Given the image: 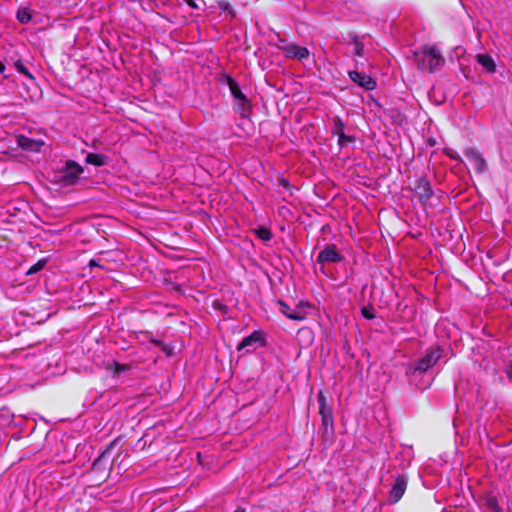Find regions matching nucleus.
Masks as SVG:
<instances>
[{"mask_svg": "<svg viewBox=\"0 0 512 512\" xmlns=\"http://www.w3.org/2000/svg\"><path fill=\"white\" fill-rule=\"evenodd\" d=\"M361 315L368 320H372L376 317L373 307H362Z\"/></svg>", "mask_w": 512, "mask_h": 512, "instance_id": "24", "label": "nucleus"}, {"mask_svg": "<svg viewBox=\"0 0 512 512\" xmlns=\"http://www.w3.org/2000/svg\"><path fill=\"white\" fill-rule=\"evenodd\" d=\"M443 350L440 347L429 348L425 355L420 358L414 367V371L419 374L425 373L430 367L435 365L442 357Z\"/></svg>", "mask_w": 512, "mask_h": 512, "instance_id": "4", "label": "nucleus"}, {"mask_svg": "<svg viewBox=\"0 0 512 512\" xmlns=\"http://www.w3.org/2000/svg\"><path fill=\"white\" fill-rule=\"evenodd\" d=\"M234 109L243 117L248 115L250 111V104L246 96L234 100Z\"/></svg>", "mask_w": 512, "mask_h": 512, "instance_id": "13", "label": "nucleus"}, {"mask_svg": "<svg viewBox=\"0 0 512 512\" xmlns=\"http://www.w3.org/2000/svg\"><path fill=\"white\" fill-rule=\"evenodd\" d=\"M282 52L286 58L296 59L298 61H304L310 56V52L306 47L299 46L292 42L289 45L283 46Z\"/></svg>", "mask_w": 512, "mask_h": 512, "instance_id": "6", "label": "nucleus"}, {"mask_svg": "<svg viewBox=\"0 0 512 512\" xmlns=\"http://www.w3.org/2000/svg\"><path fill=\"white\" fill-rule=\"evenodd\" d=\"M342 260L343 256L338 252L335 245H327L317 256V262L320 264L338 263Z\"/></svg>", "mask_w": 512, "mask_h": 512, "instance_id": "8", "label": "nucleus"}, {"mask_svg": "<svg viewBox=\"0 0 512 512\" xmlns=\"http://www.w3.org/2000/svg\"><path fill=\"white\" fill-rule=\"evenodd\" d=\"M31 14L28 9H19L17 12V20L22 24H27L31 20Z\"/></svg>", "mask_w": 512, "mask_h": 512, "instance_id": "19", "label": "nucleus"}, {"mask_svg": "<svg viewBox=\"0 0 512 512\" xmlns=\"http://www.w3.org/2000/svg\"><path fill=\"white\" fill-rule=\"evenodd\" d=\"M406 487H407V476L404 474L399 475L396 478L395 483L393 484V486L390 490L388 502L390 504L397 503L402 498V496L406 490Z\"/></svg>", "mask_w": 512, "mask_h": 512, "instance_id": "7", "label": "nucleus"}, {"mask_svg": "<svg viewBox=\"0 0 512 512\" xmlns=\"http://www.w3.org/2000/svg\"><path fill=\"white\" fill-rule=\"evenodd\" d=\"M476 60L487 72L493 73L496 70V65L493 58L488 54H477Z\"/></svg>", "mask_w": 512, "mask_h": 512, "instance_id": "12", "label": "nucleus"}, {"mask_svg": "<svg viewBox=\"0 0 512 512\" xmlns=\"http://www.w3.org/2000/svg\"><path fill=\"white\" fill-rule=\"evenodd\" d=\"M486 505L492 512H503L502 508L498 503V500L495 497H489L486 500Z\"/></svg>", "mask_w": 512, "mask_h": 512, "instance_id": "22", "label": "nucleus"}, {"mask_svg": "<svg viewBox=\"0 0 512 512\" xmlns=\"http://www.w3.org/2000/svg\"><path fill=\"white\" fill-rule=\"evenodd\" d=\"M5 65L0 61V74H3L5 72Z\"/></svg>", "mask_w": 512, "mask_h": 512, "instance_id": "34", "label": "nucleus"}, {"mask_svg": "<svg viewBox=\"0 0 512 512\" xmlns=\"http://www.w3.org/2000/svg\"><path fill=\"white\" fill-rule=\"evenodd\" d=\"M337 136H338V144H339L340 146H344V145H346L347 143H349V142H351V141H352V137H350V136L346 135V134L344 133V130H343V131H341Z\"/></svg>", "mask_w": 512, "mask_h": 512, "instance_id": "25", "label": "nucleus"}, {"mask_svg": "<svg viewBox=\"0 0 512 512\" xmlns=\"http://www.w3.org/2000/svg\"><path fill=\"white\" fill-rule=\"evenodd\" d=\"M89 265H90V266H96V265H98V264H97V262H96L95 260H91V261L89 262Z\"/></svg>", "mask_w": 512, "mask_h": 512, "instance_id": "35", "label": "nucleus"}, {"mask_svg": "<svg viewBox=\"0 0 512 512\" xmlns=\"http://www.w3.org/2000/svg\"><path fill=\"white\" fill-rule=\"evenodd\" d=\"M265 344V339L263 334L260 331H254L249 336L243 338V340L239 343L237 349L238 351L245 350L246 353H250L255 351L258 347L263 346Z\"/></svg>", "mask_w": 512, "mask_h": 512, "instance_id": "5", "label": "nucleus"}, {"mask_svg": "<svg viewBox=\"0 0 512 512\" xmlns=\"http://www.w3.org/2000/svg\"><path fill=\"white\" fill-rule=\"evenodd\" d=\"M255 233L258 236V238H260L261 240H263L265 242L271 240V238H272L271 231L265 227H260V228L256 229Z\"/></svg>", "mask_w": 512, "mask_h": 512, "instance_id": "20", "label": "nucleus"}, {"mask_svg": "<svg viewBox=\"0 0 512 512\" xmlns=\"http://www.w3.org/2000/svg\"><path fill=\"white\" fill-rule=\"evenodd\" d=\"M279 304L281 306V312L289 319L292 320H303L304 317L297 311L292 310L287 304H285L283 301H279Z\"/></svg>", "mask_w": 512, "mask_h": 512, "instance_id": "14", "label": "nucleus"}, {"mask_svg": "<svg viewBox=\"0 0 512 512\" xmlns=\"http://www.w3.org/2000/svg\"><path fill=\"white\" fill-rule=\"evenodd\" d=\"M86 162L95 166H103L107 162V157L103 154L89 153L86 156Z\"/></svg>", "mask_w": 512, "mask_h": 512, "instance_id": "15", "label": "nucleus"}, {"mask_svg": "<svg viewBox=\"0 0 512 512\" xmlns=\"http://www.w3.org/2000/svg\"><path fill=\"white\" fill-rule=\"evenodd\" d=\"M15 67L19 73L25 75L27 78L33 79L32 74L20 60L15 63Z\"/></svg>", "mask_w": 512, "mask_h": 512, "instance_id": "23", "label": "nucleus"}, {"mask_svg": "<svg viewBox=\"0 0 512 512\" xmlns=\"http://www.w3.org/2000/svg\"><path fill=\"white\" fill-rule=\"evenodd\" d=\"M411 190L422 205H427L433 196L431 183L426 177L416 178L412 183Z\"/></svg>", "mask_w": 512, "mask_h": 512, "instance_id": "3", "label": "nucleus"}, {"mask_svg": "<svg viewBox=\"0 0 512 512\" xmlns=\"http://www.w3.org/2000/svg\"><path fill=\"white\" fill-rule=\"evenodd\" d=\"M505 373L508 377V379L512 382V362H510L506 368H505Z\"/></svg>", "mask_w": 512, "mask_h": 512, "instance_id": "30", "label": "nucleus"}, {"mask_svg": "<svg viewBox=\"0 0 512 512\" xmlns=\"http://www.w3.org/2000/svg\"><path fill=\"white\" fill-rule=\"evenodd\" d=\"M17 144L22 149L32 151V152H37L40 150L41 146L43 145V142L40 140L31 139L24 135H19L17 137Z\"/></svg>", "mask_w": 512, "mask_h": 512, "instance_id": "11", "label": "nucleus"}, {"mask_svg": "<svg viewBox=\"0 0 512 512\" xmlns=\"http://www.w3.org/2000/svg\"><path fill=\"white\" fill-rule=\"evenodd\" d=\"M317 400H318L319 407H326V406H328L326 397H325V395H324V393L322 391H319L318 396H317Z\"/></svg>", "mask_w": 512, "mask_h": 512, "instance_id": "29", "label": "nucleus"}, {"mask_svg": "<svg viewBox=\"0 0 512 512\" xmlns=\"http://www.w3.org/2000/svg\"><path fill=\"white\" fill-rule=\"evenodd\" d=\"M350 38L353 45V54L357 57H362L364 52V43L362 39L356 35H351Z\"/></svg>", "mask_w": 512, "mask_h": 512, "instance_id": "16", "label": "nucleus"}, {"mask_svg": "<svg viewBox=\"0 0 512 512\" xmlns=\"http://www.w3.org/2000/svg\"><path fill=\"white\" fill-rule=\"evenodd\" d=\"M417 67L421 71L435 73L445 64L441 51L436 46H424L413 54Z\"/></svg>", "mask_w": 512, "mask_h": 512, "instance_id": "1", "label": "nucleus"}, {"mask_svg": "<svg viewBox=\"0 0 512 512\" xmlns=\"http://www.w3.org/2000/svg\"><path fill=\"white\" fill-rule=\"evenodd\" d=\"M279 185L284 187V188H288L289 187V181L285 178H280L279 179Z\"/></svg>", "mask_w": 512, "mask_h": 512, "instance_id": "31", "label": "nucleus"}, {"mask_svg": "<svg viewBox=\"0 0 512 512\" xmlns=\"http://www.w3.org/2000/svg\"><path fill=\"white\" fill-rule=\"evenodd\" d=\"M344 127H345V124L344 122L341 120L340 117L336 116L333 118V129H332V133L334 135H338L341 131L344 130Z\"/></svg>", "mask_w": 512, "mask_h": 512, "instance_id": "21", "label": "nucleus"}, {"mask_svg": "<svg viewBox=\"0 0 512 512\" xmlns=\"http://www.w3.org/2000/svg\"><path fill=\"white\" fill-rule=\"evenodd\" d=\"M227 84L229 86L230 93L233 96L234 100L245 96L241 91L238 83L231 77H228Z\"/></svg>", "mask_w": 512, "mask_h": 512, "instance_id": "18", "label": "nucleus"}, {"mask_svg": "<svg viewBox=\"0 0 512 512\" xmlns=\"http://www.w3.org/2000/svg\"><path fill=\"white\" fill-rule=\"evenodd\" d=\"M186 3H187L191 8H193V9H197V8H198V6H197V4H196L195 0H186Z\"/></svg>", "mask_w": 512, "mask_h": 512, "instance_id": "33", "label": "nucleus"}, {"mask_svg": "<svg viewBox=\"0 0 512 512\" xmlns=\"http://www.w3.org/2000/svg\"><path fill=\"white\" fill-rule=\"evenodd\" d=\"M218 6H219V8H220L222 11H227V12H229L232 16L234 15V14H233V10H232V8H231L230 4H229L227 1H225V0L219 1V2H218Z\"/></svg>", "mask_w": 512, "mask_h": 512, "instance_id": "28", "label": "nucleus"}, {"mask_svg": "<svg viewBox=\"0 0 512 512\" xmlns=\"http://www.w3.org/2000/svg\"><path fill=\"white\" fill-rule=\"evenodd\" d=\"M44 265H45L44 261H39L38 263H36L35 265H33L29 268V270L27 271V274L31 275V274H35V273L39 272L44 267Z\"/></svg>", "mask_w": 512, "mask_h": 512, "instance_id": "26", "label": "nucleus"}, {"mask_svg": "<svg viewBox=\"0 0 512 512\" xmlns=\"http://www.w3.org/2000/svg\"><path fill=\"white\" fill-rule=\"evenodd\" d=\"M291 42H288L286 39L284 38H281L279 35H277V41L273 43V45L279 49L280 51H282V47L283 46H286V45H289Z\"/></svg>", "mask_w": 512, "mask_h": 512, "instance_id": "27", "label": "nucleus"}, {"mask_svg": "<svg viewBox=\"0 0 512 512\" xmlns=\"http://www.w3.org/2000/svg\"><path fill=\"white\" fill-rule=\"evenodd\" d=\"M83 173V168L73 160L66 161V164L60 174L58 175V182L62 186H70L77 183L80 175Z\"/></svg>", "mask_w": 512, "mask_h": 512, "instance_id": "2", "label": "nucleus"}, {"mask_svg": "<svg viewBox=\"0 0 512 512\" xmlns=\"http://www.w3.org/2000/svg\"><path fill=\"white\" fill-rule=\"evenodd\" d=\"M466 158L472 163L474 168L479 171L483 172L486 168V162L480 152L475 148H469L465 151Z\"/></svg>", "mask_w": 512, "mask_h": 512, "instance_id": "10", "label": "nucleus"}, {"mask_svg": "<svg viewBox=\"0 0 512 512\" xmlns=\"http://www.w3.org/2000/svg\"><path fill=\"white\" fill-rule=\"evenodd\" d=\"M107 451H104L94 462V465H97L100 463L105 457H106Z\"/></svg>", "mask_w": 512, "mask_h": 512, "instance_id": "32", "label": "nucleus"}, {"mask_svg": "<svg viewBox=\"0 0 512 512\" xmlns=\"http://www.w3.org/2000/svg\"><path fill=\"white\" fill-rule=\"evenodd\" d=\"M348 74H349V78L353 82H355L358 86H360L368 91H371L376 87L375 80L371 76L367 75L366 73H362V72H358V71L354 70V71H350Z\"/></svg>", "mask_w": 512, "mask_h": 512, "instance_id": "9", "label": "nucleus"}, {"mask_svg": "<svg viewBox=\"0 0 512 512\" xmlns=\"http://www.w3.org/2000/svg\"><path fill=\"white\" fill-rule=\"evenodd\" d=\"M319 414L325 426L333 424V414L330 406L319 407Z\"/></svg>", "mask_w": 512, "mask_h": 512, "instance_id": "17", "label": "nucleus"}]
</instances>
